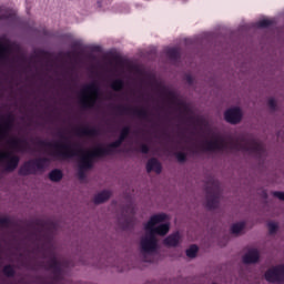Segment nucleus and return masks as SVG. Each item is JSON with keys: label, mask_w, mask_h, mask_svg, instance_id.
Wrapping results in <instances>:
<instances>
[{"label": "nucleus", "mask_w": 284, "mask_h": 284, "mask_svg": "<svg viewBox=\"0 0 284 284\" xmlns=\"http://www.w3.org/2000/svg\"><path fill=\"white\" fill-rule=\"evenodd\" d=\"M103 1H104V0H98V1H97L98 8H103Z\"/></svg>", "instance_id": "nucleus-42"}, {"label": "nucleus", "mask_w": 284, "mask_h": 284, "mask_svg": "<svg viewBox=\"0 0 284 284\" xmlns=\"http://www.w3.org/2000/svg\"><path fill=\"white\" fill-rule=\"evenodd\" d=\"M99 130L95 128H89V136H98Z\"/></svg>", "instance_id": "nucleus-39"}, {"label": "nucleus", "mask_w": 284, "mask_h": 284, "mask_svg": "<svg viewBox=\"0 0 284 284\" xmlns=\"http://www.w3.org/2000/svg\"><path fill=\"white\" fill-rule=\"evenodd\" d=\"M81 45H82L81 40H74V41L71 43L72 50H74V49H77V48H81Z\"/></svg>", "instance_id": "nucleus-38"}, {"label": "nucleus", "mask_w": 284, "mask_h": 284, "mask_svg": "<svg viewBox=\"0 0 284 284\" xmlns=\"http://www.w3.org/2000/svg\"><path fill=\"white\" fill-rule=\"evenodd\" d=\"M110 196H112V193L110 191L104 190L94 196V203L97 205H99L100 203H105V201H108Z\"/></svg>", "instance_id": "nucleus-17"}, {"label": "nucleus", "mask_w": 284, "mask_h": 284, "mask_svg": "<svg viewBox=\"0 0 284 284\" xmlns=\"http://www.w3.org/2000/svg\"><path fill=\"white\" fill-rule=\"evenodd\" d=\"M206 192V207L209 210H216L221 201V183L214 178H209L205 184Z\"/></svg>", "instance_id": "nucleus-4"}, {"label": "nucleus", "mask_w": 284, "mask_h": 284, "mask_svg": "<svg viewBox=\"0 0 284 284\" xmlns=\"http://www.w3.org/2000/svg\"><path fill=\"white\" fill-rule=\"evenodd\" d=\"M168 219L165 213H160L151 216L149 222L144 225L145 235L142 236L140 241V252L145 261V263H152V256L159 250V240H156V234L159 236H165L170 232V223H163ZM158 225V226H156Z\"/></svg>", "instance_id": "nucleus-2"}, {"label": "nucleus", "mask_w": 284, "mask_h": 284, "mask_svg": "<svg viewBox=\"0 0 284 284\" xmlns=\"http://www.w3.org/2000/svg\"><path fill=\"white\" fill-rule=\"evenodd\" d=\"M7 18H8L7 14L0 16V21H3V19H7Z\"/></svg>", "instance_id": "nucleus-43"}, {"label": "nucleus", "mask_w": 284, "mask_h": 284, "mask_svg": "<svg viewBox=\"0 0 284 284\" xmlns=\"http://www.w3.org/2000/svg\"><path fill=\"white\" fill-rule=\"evenodd\" d=\"M161 163L158 162L156 159H150L146 163V172H155L156 174H161Z\"/></svg>", "instance_id": "nucleus-15"}, {"label": "nucleus", "mask_w": 284, "mask_h": 284, "mask_svg": "<svg viewBox=\"0 0 284 284\" xmlns=\"http://www.w3.org/2000/svg\"><path fill=\"white\" fill-rule=\"evenodd\" d=\"M125 85V83L123 82V80L121 79H115L112 83H111V88L112 90H114V92H121V90H123V87Z\"/></svg>", "instance_id": "nucleus-24"}, {"label": "nucleus", "mask_w": 284, "mask_h": 284, "mask_svg": "<svg viewBox=\"0 0 284 284\" xmlns=\"http://www.w3.org/2000/svg\"><path fill=\"white\" fill-rule=\"evenodd\" d=\"M116 110L119 111L120 114H128V112H130V108L123 106V105L116 106Z\"/></svg>", "instance_id": "nucleus-31"}, {"label": "nucleus", "mask_w": 284, "mask_h": 284, "mask_svg": "<svg viewBox=\"0 0 284 284\" xmlns=\"http://www.w3.org/2000/svg\"><path fill=\"white\" fill-rule=\"evenodd\" d=\"M211 140H203L201 148L204 152H244L255 159H263L266 154L265 146L252 135L241 134L237 138L227 140L221 134L209 131Z\"/></svg>", "instance_id": "nucleus-1"}, {"label": "nucleus", "mask_w": 284, "mask_h": 284, "mask_svg": "<svg viewBox=\"0 0 284 284\" xmlns=\"http://www.w3.org/2000/svg\"><path fill=\"white\" fill-rule=\"evenodd\" d=\"M58 136H59V139L64 140L65 139V133H63L62 131H59Z\"/></svg>", "instance_id": "nucleus-41"}, {"label": "nucleus", "mask_w": 284, "mask_h": 284, "mask_svg": "<svg viewBox=\"0 0 284 284\" xmlns=\"http://www.w3.org/2000/svg\"><path fill=\"white\" fill-rule=\"evenodd\" d=\"M0 161L4 163L7 172H14L19 168V156L13 155L11 152H0Z\"/></svg>", "instance_id": "nucleus-9"}, {"label": "nucleus", "mask_w": 284, "mask_h": 284, "mask_svg": "<svg viewBox=\"0 0 284 284\" xmlns=\"http://www.w3.org/2000/svg\"><path fill=\"white\" fill-rule=\"evenodd\" d=\"M10 54V43H0V61H6Z\"/></svg>", "instance_id": "nucleus-19"}, {"label": "nucleus", "mask_w": 284, "mask_h": 284, "mask_svg": "<svg viewBox=\"0 0 284 284\" xmlns=\"http://www.w3.org/2000/svg\"><path fill=\"white\" fill-rule=\"evenodd\" d=\"M224 118L227 123H232L233 125H236V123L241 122V119L243 118V113L241 112L240 108H232L225 111Z\"/></svg>", "instance_id": "nucleus-10"}, {"label": "nucleus", "mask_w": 284, "mask_h": 284, "mask_svg": "<svg viewBox=\"0 0 284 284\" xmlns=\"http://www.w3.org/2000/svg\"><path fill=\"white\" fill-rule=\"evenodd\" d=\"M3 274L4 276H8V277L14 276V268L12 267V265H6L3 267Z\"/></svg>", "instance_id": "nucleus-29"}, {"label": "nucleus", "mask_w": 284, "mask_h": 284, "mask_svg": "<svg viewBox=\"0 0 284 284\" xmlns=\"http://www.w3.org/2000/svg\"><path fill=\"white\" fill-rule=\"evenodd\" d=\"M78 134H80L82 136H89V128H79Z\"/></svg>", "instance_id": "nucleus-32"}, {"label": "nucleus", "mask_w": 284, "mask_h": 284, "mask_svg": "<svg viewBox=\"0 0 284 284\" xmlns=\"http://www.w3.org/2000/svg\"><path fill=\"white\" fill-rule=\"evenodd\" d=\"M276 20L274 19H263L256 22V28H270V26H274Z\"/></svg>", "instance_id": "nucleus-23"}, {"label": "nucleus", "mask_w": 284, "mask_h": 284, "mask_svg": "<svg viewBox=\"0 0 284 284\" xmlns=\"http://www.w3.org/2000/svg\"><path fill=\"white\" fill-rule=\"evenodd\" d=\"M265 278L268 283H283L284 265L273 266L265 272Z\"/></svg>", "instance_id": "nucleus-8"}, {"label": "nucleus", "mask_w": 284, "mask_h": 284, "mask_svg": "<svg viewBox=\"0 0 284 284\" xmlns=\"http://www.w3.org/2000/svg\"><path fill=\"white\" fill-rule=\"evenodd\" d=\"M180 241H181V234L179 232H175V233L169 235L164 240V244L168 245L169 247H176V245H179Z\"/></svg>", "instance_id": "nucleus-14"}, {"label": "nucleus", "mask_w": 284, "mask_h": 284, "mask_svg": "<svg viewBox=\"0 0 284 284\" xmlns=\"http://www.w3.org/2000/svg\"><path fill=\"white\" fill-rule=\"evenodd\" d=\"M270 234H274L278 230V224L275 222H268L267 224Z\"/></svg>", "instance_id": "nucleus-30"}, {"label": "nucleus", "mask_w": 284, "mask_h": 284, "mask_svg": "<svg viewBox=\"0 0 284 284\" xmlns=\"http://www.w3.org/2000/svg\"><path fill=\"white\" fill-rule=\"evenodd\" d=\"M272 194H273V196H275L280 201H284V192H282V191H274Z\"/></svg>", "instance_id": "nucleus-34"}, {"label": "nucleus", "mask_w": 284, "mask_h": 284, "mask_svg": "<svg viewBox=\"0 0 284 284\" xmlns=\"http://www.w3.org/2000/svg\"><path fill=\"white\" fill-rule=\"evenodd\" d=\"M121 145H123V142H122L120 139H118V140H115L114 142H111V143L106 146V149H110V154H112V149L121 148Z\"/></svg>", "instance_id": "nucleus-28"}, {"label": "nucleus", "mask_w": 284, "mask_h": 284, "mask_svg": "<svg viewBox=\"0 0 284 284\" xmlns=\"http://www.w3.org/2000/svg\"><path fill=\"white\" fill-rule=\"evenodd\" d=\"M260 253L258 250L256 248H251L247 251V253L243 256V263H245L246 265H250L252 263H258V258H260Z\"/></svg>", "instance_id": "nucleus-12"}, {"label": "nucleus", "mask_w": 284, "mask_h": 284, "mask_svg": "<svg viewBox=\"0 0 284 284\" xmlns=\"http://www.w3.org/2000/svg\"><path fill=\"white\" fill-rule=\"evenodd\" d=\"M50 165L48 158H37L23 163L19 170L20 176H30V174H37L38 172H44L45 168Z\"/></svg>", "instance_id": "nucleus-6"}, {"label": "nucleus", "mask_w": 284, "mask_h": 284, "mask_svg": "<svg viewBox=\"0 0 284 284\" xmlns=\"http://www.w3.org/2000/svg\"><path fill=\"white\" fill-rule=\"evenodd\" d=\"M8 143L11 145V148L17 150V152H21L22 154H26L30 148L27 139L12 138L8 141Z\"/></svg>", "instance_id": "nucleus-11"}, {"label": "nucleus", "mask_w": 284, "mask_h": 284, "mask_svg": "<svg viewBox=\"0 0 284 284\" xmlns=\"http://www.w3.org/2000/svg\"><path fill=\"white\" fill-rule=\"evenodd\" d=\"M199 253V246L196 245H191L187 250H186V256L189 258H196V254Z\"/></svg>", "instance_id": "nucleus-25"}, {"label": "nucleus", "mask_w": 284, "mask_h": 284, "mask_svg": "<svg viewBox=\"0 0 284 284\" xmlns=\"http://www.w3.org/2000/svg\"><path fill=\"white\" fill-rule=\"evenodd\" d=\"M49 179L50 181H54L57 183L63 179V173L61 172V170H58V169L52 170L49 173Z\"/></svg>", "instance_id": "nucleus-22"}, {"label": "nucleus", "mask_w": 284, "mask_h": 284, "mask_svg": "<svg viewBox=\"0 0 284 284\" xmlns=\"http://www.w3.org/2000/svg\"><path fill=\"white\" fill-rule=\"evenodd\" d=\"M132 113L142 121H150V112L146 109H133Z\"/></svg>", "instance_id": "nucleus-18"}, {"label": "nucleus", "mask_w": 284, "mask_h": 284, "mask_svg": "<svg viewBox=\"0 0 284 284\" xmlns=\"http://www.w3.org/2000/svg\"><path fill=\"white\" fill-rule=\"evenodd\" d=\"M44 258H47V263L44 264L45 270H50L53 274V278L55 283H59L63 280V264H61V261L59 260V256H57V253L50 248L49 251H45Z\"/></svg>", "instance_id": "nucleus-5"}, {"label": "nucleus", "mask_w": 284, "mask_h": 284, "mask_svg": "<svg viewBox=\"0 0 284 284\" xmlns=\"http://www.w3.org/2000/svg\"><path fill=\"white\" fill-rule=\"evenodd\" d=\"M245 227V222H237L231 226L232 234H240V232Z\"/></svg>", "instance_id": "nucleus-26"}, {"label": "nucleus", "mask_w": 284, "mask_h": 284, "mask_svg": "<svg viewBox=\"0 0 284 284\" xmlns=\"http://www.w3.org/2000/svg\"><path fill=\"white\" fill-rule=\"evenodd\" d=\"M175 156H176V159H178V161H179L180 163L185 162V159H186L185 153H183V152H178Z\"/></svg>", "instance_id": "nucleus-33"}, {"label": "nucleus", "mask_w": 284, "mask_h": 284, "mask_svg": "<svg viewBox=\"0 0 284 284\" xmlns=\"http://www.w3.org/2000/svg\"><path fill=\"white\" fill-rule=\"evenodd\" d=\"M130 126H123L118 139L123 143L130 136Z\"/></svg>", "instance_id": "nucleus-27"}, {"label": "nucleus", "mask_w": 284, "mask_h": 284, "mask_svg": "<svg viewBox=\"0 0 284 284\" xmlns=\"http://www.w3.org/2000/svg\"><path fill=\"white\" fill-rule=\"evenodd\" d=\"M91 168L92 166H84L83 165V158H80L78 176L81 181H83V179H85V170H91Z\"/></svg>", "instance_id": "nucleus-21"}, {"label": "nucleus", "mask_w": 284, "mask_h": 284, "mask_svg": "<svg viewBox=\"0 0 284 284\" xmlns=\"http://www.w3.org/2000/svg\"><path fill=\"white\" fill-rule=\"evenodd\" d=\"M112 11L122 13L130 12V6L125 2H119L113 6Z\"/></svg>", "instance_id": "nucleus-20"}, {"label": "nucleus", "mask_w": 284, "mask_h": 284, "mask_svg": "<svg viewBox=\"0 0 284 284\" xmlns=\"http://www.w3.org/2000/svg\"><path fill=\"white\" fill-rule=\"evenodd\" d=\"M181 1V3H187L190 0H178Z\"/></svg>", "instance_id": "nucleus-44"}, {"label": "nucleus", "mask_w": 284, "mask_h": 284, "mask_svg": "<svg viewBox=\"0 0 284 284\" xmlns=\"http://www.w3.org/2000/svg\"><path fill=\"white\" fill-rule=\"evenodd\" d=\"M40 145L54 148L55 150L49 153V156H53V159H74V156H80L84 168H92V159L108 156L111 152L110 149L106 148H97L94 151H85L83 149H77L72 144L61 142L52 143L43 140L40 141Z\"/></svg>", "instance_id": "nucleus-3"}, {"label": "nucleus", "mask_w": 284, "mask_h": 284, "mask_svg": "<svg viewBox=\"0 0 284 284\" xmlns=\"http://www.w3.org/2000/svg\"><path fill=\"white\" fill-rule=\"evenodd\" d=\"M82 94V108H94L97 105V97H99V85H97V82L84 85Z\"/></svg>", "instance_id": "nucleus-7"}, {"label": "nucleus", "mask_w": 284, "mask_h": 284, "mask_svg": "<svg viewBox=\"0 0 284 284\" xmlns=\"http://www.w3.org/2000/svg\"><path fill=\"white\" fill-rule=\"evenodd\" d=\"M14 120H12V116H8L7 120H4L3 124H0V141L1 139H6L8 136V133L12 130V123Z\"/></svg>", "instance_id": "nucleus-13"}, {"label": "nucleus", "mask_w": 284, "mask_h": 284, "mask_svg": "<svg viewBox=\"0 0 284 284\" xmlns=\"http://www.w3.org/2000/svg\"><path fill=\"white\" fill-rule=\"evenodd\" d=\"M165 54L170 61H176L178 59H181V49L176 47L166 48Z\"/></svg>", "instance_id": "nucleus-16"}, {"label": "nucleus", "mask_w": 284, "mask_h": 284, "mask_svg": "<svg viewBox=\"0 0 284 284\" xmlns=\"http://www.w3.org/2000/svg\"><path fill=\"white\" fill-rule=\"evenodd\" d=\"M140 152L142 154H148V152H150V146H148V144H140Z\"/></svg>", "instance_id": "nucleus-36"}, {"label": "nucleus", "mask_w": 284, "mask_h": 284, "mask_svg": "<svg viewBox=\"0 0 284 284\" xmlns=\"http://www.w3.org/2000/svg\"><path fill=\"white\" fill-rule=\"evenodd\" d=\"M268 108L271 110H276V100H274V98L268 99Z\"/></svg>", "instance_id": "nucleus-37"}, {"label": "nucleus", "mask_w": 284, "mask_h": 284, "mask_svg": "<svg viewBox=\"0 0 284 284\" xmlns=\"http://www.w3.org/2000/svg\"><path fill=\"white\" fill-rule=\"evenodd\" d=\"M0 225H2V227H8L10 225V219L0 217Z\"/></svg>", "instance_id": "nucleus-35"}, {"label": "nucleus", "mask_w": 284, "mask_h": 284, "mask_svg": "<svg viewBox=\"0 0 284 284\" xmlns=\"http://www.w3.org/2000/svg\"><path fill=\"white\" fill-rule=\"evenodd\" d=\"M185 80H186V83H189V85H192V83H194V78L190 74L185 75Z\"/></svg>", "instance_id": "nucleus-40"}]
</instances>
